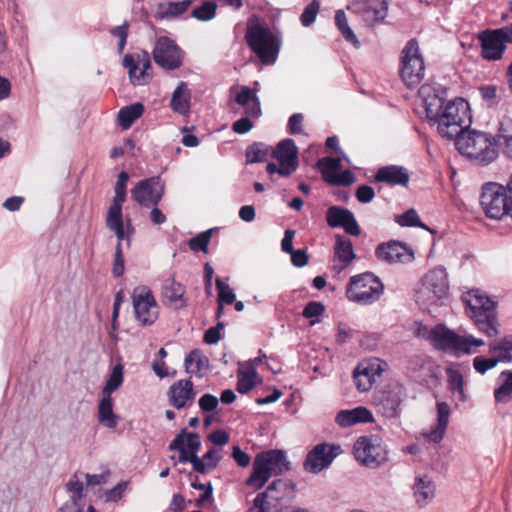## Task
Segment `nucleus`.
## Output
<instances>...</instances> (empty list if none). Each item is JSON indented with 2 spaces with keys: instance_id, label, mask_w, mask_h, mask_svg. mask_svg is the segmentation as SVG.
<instances>
[{
  "instance_id": "f03ea898",
  "label": "nucleus",
  "mask_w": 512,
  "mask_h": 512,
  "mask_svg": "<svg viewBox=\"0 0 512 512\" xmlns=\"http://www.w3.org/2000/svg\"><path fill=\"white\" fill-rule=\"evenodd\" d=\"M469 104L463 98H456L447 102L435 118L430 119L436 125L437 132L442 138L448 140L459 136L470 123Z\"/></svg>"
},
{
  "instance_id": "39448f33",
  "label": "nucleus",
  "mask_w": 512,
  "mask_h": 512,
  "mask_svg": "<svg viewBox=\"0 0 512 512\" xmlns=\"http://www.w3.org/2000/svg\"><path fill=\"white\" fill-rule=\"evenodd\" d=\"M246 41L262 64L272 65L276 62L282 45L281 34L260 23L249 24Z\"/></svg>"
},
{
  "instance_id": "3c124183",
  "label": "nucleus",
  "mask_w": 512,
  "mask_h": 512,
  "mask_svg": "<svg viewBox=\"0 0 512 512\" xmlns=\"http://www.w3.org/2000/svg\"><path fill=\"white\" fill-rule=\"evenodd\" d=\"M216 288L218 290V304H232L235 299L236 295L232 288L225 282H223L222 279L217 278L216 279Z\"/></svg>"
},
{
  "instance_id": "5701e85b",
  "label": "nucleus",
  "mask_w": 512,
  "mask_h": 512,
  "mask_svg": "<svg viewBox=\"0 0 512 512\" xmlns=\"http://www.w3.org/2000/svg\"><path fill=\"white\" fill-rule=\"evenodd\" d=\"M382 372L379 359L364 360L358 364L353 372V379L357 389L361 392L368 391L375 382L376 376Z\"/></svg>"
},
{
  "instance_id": "f257e3e1",
  "label": "nucleus",
  "mask_w": 512,
  "mask_h": 512,
  "mask_svg": "<svg viewBox=\"0 0 512 512\" xmlns=\"http://www.w3.org/2000/svg\"><path fill=\"white\" fill-rule=\"evenodd\" d=\"M201 447L200 436L197 433H188L182 429L169 444V450L179 452V462H190L193 469L201 474L217 467L221 460L220 450L210 449L202 458L197 453Z\"/></svg>"
},
{
  "instance_id": "ddd939ff",
  "label": "nucleus",
  "mask_w": 512,
  "mask_h": 512,
  "mask_svg": "<svg viewBox=\"0 0 512 512\" xmlns=\"http://www.w3.org/2000/svg\"><path fill=\"white\" fill-rule=\"evenodd\" d=\"M478 39L481 43V56L486 60H499L507 43L512 42V27L483 31Z\"/></svg>"
},
{
  "instance_id": "9b49d317",
  "label": "nucleus",
  "mask_w": 512,
  "mask_h": 512,
  "mask_svg": "<svg viewBox=\"0 0 512 512\" xmlns=\"http://www.w3.org/2000/svg\"><path fill=\"white\" fill-rule=\"evenodd\" d=\"M425 71L419 44L411 39L402 50L400 77L408 88H415L423 81Z\"/></svg>"
},
{
  "instance_id": "c85d7f7f",
  "label": "nucleus",
  "mask_w": 512,
  "mask_h": 512,
  "mask_svg": "<svg viewBox=\"0 0 512 512\" xmlns=\"http://www.w3.org/2000/svg\"><path fill=\"white\" fill-rule=\"evenodd\" d=\"M450 417V407L446 402L437 403V425L424 436L434 443H439L445 434Z\"/></svg>"
},
{
  "instance_id": "9d476101",
  "label": "nucleus",
  "mask_w": 512,
  "mask_h": 512,
  "mask_svg": "<svg viewBox=\"0 0 512 512\" xmlns=\"http://www.w3.org/2000/svg\"><path fill=\"white\" fill-rule=\"evenodd\" d=\"M427 339L438 349L455 354H470L472 346L480 347L484 341L473 336H460L454 331L438 325L428 331Z\"/></svg>"
},
{
  "instance_id": "bb28decb",
  "label": "nucleus",
  "mask_w": 512,
  "mask_h": 512,
  "mask_svg": "<svg viewBox=\"0 0 512 512\" xmlns=\"http://www.w3.org/2000/svg\"><path fill=\"white\" fill-rule=\"evenodd\" d=\"M412 489L415 502L420 508L427 506L435 497V484L426 475L417 476Z\"/></svg>"
},
{
  "instance_id": "6ab92c4d",
  "label": "nucleus",
  "mask_w": 512,
  "mask_h": 512,
  "mask_svg": "<svg viewBox=\"0 0 512 512\" xmlns=\"http://www.w3.org/2000/svg\"><path fill=\"white\" fill-rule=\"evenodd\" d=\"M196 395L197 393L190 378L174 382L167 391L169 404L177 410L192 406Z\"/></svg>"
},
{
  "instance_id": "7c9ffc66",
  "label": "nucleus",
  "mask_w": 512,
  "mask_h": 512,
  "mask_svg": "<svg viewBox=\"0 0 512 512\" xmlns=\"http://www.w3.org/2000/svg\"><path fill=\"white\" fill-rule=\"evenodd\" d=\"M235 101L244 107L248 116L258 118L261 115L260 101L256 95V90L249 87H242L236 95Z\"/></svg>"
},
{
  "instance_id": "338daca9",
  "label": "nucleus",
  "mask_w": 512,
  "mask_h": 512,
  "mask_svg": "<svg viewBox=\"0 0 512 512\" xmlns=\"http://www.w3.org/2000/svg\"><path fill=\"white\" fill-rule=\"evenodd\" d=\"M304 116L301 113H294L290 116L288 121V128L291 134L303 133Z\"/></svg>"
},
{
  "instance_id": "052dcab7",
  "label": "nucleus",
  "mask_w": 512,
  "mask_h": 512,
  "mask_svg": "<svg viewBox=\"0 0 512 512\" xmlns=\"http://www.w3.org/2000/svg\"><path fill=\"white\" fill-rule=\"evenodd\" d=\"M325 311V307L321 302L311 301L303 309V317L310 319L321 316Z\"/></svg>"
},
{
  "instance_id": "49530a36",
  "label": "nucleus",
  "mask_w": 512,
  "mask_h": 512,
  "mask_svg": "<svg viewBox=\"0 0 512 512\" xmlns=\"http://www.w3.org/2000/svg\"><path fill=\"white\" fill-rule=\"evenodd\" d=\"M391 396L386 397V416L395 417L398 415V407L401 403V396L403 394V387L395 384L389 390Z\"/></svg>"
},
{
  "instance_id": "b1692460",
  "label": "nucleus",
  "mask_w": 512,
  "mask_h": 512,
  "mask_svg": "<svg viewBox=\"0 0 512 512\" xmlns=\"http://www.w3.org/2000/svg\"><path fill=\"white\" fill-rule=\"evenodd\" d=\"M384 9V0H354L347 10L360 16L363 21L373 26L383 19L382 10Z\"/></svg>"
},
{
  "instance_id": "72a5a7b5",
  "label": "nucleus",
  "mask_w": 512,
  "mask_h": 512,
  "mask_svg": "<svg viewBox=\"0 0 512 512\" xmlns=\"http://www.w3.org/2000/svg\"><path fill=\"white\" fill-rule=\"evenodd\" d=\"M191 4L192 0L159 3L156 15L159 19L171 20L185 13Z\"/></svg>"
},
{
  "instance_id": "774afa93",
  "label": "nucleus",
  "mask_w": 512,
  "mask_h": 512,
  "mask_svg": "<svg viewBox=\"0 0 512 512\" xmlns=\"http://www.w3.org/2000/svg\"><path fill=\"white\" fill-rule=\"evenodd\" d=\"M374 190L371 186L361 185L356 191V198L361 203H369L374 198Z\"/></svg>"
},
{
  "instance_id": "1a4fd4ad",
  "label": "nucleus",
  "mask_w": 512,
  "mask_h": 512,
  "mask_svg": "<svg viewBox=\"0 0 512 512\" xmlns=\"http://www.w3.org/2000/svg\"><path fill=\"white\" fill-rule=\"evenodd\" d=\"M480 205L490 219L501 220L506 216L512 218V200L502 184L484 183L481 188Z\"/></svg>"
},
{
  "instance_id": "de8ad7c7",
  "label": "nucleus",
  "mask_w": 512,
  "mask_h": 512,
  "mask_svg": "<svg viewBox=\"0 0 512 512\" xmlns=\"http://www.w3.org/2000/svg\"><path fill=\"white\" fill-rule=\"evenodd\" d=\"M271 149L263 143H254L246 150L247 163H258L266 160Z\"/></svg>"
},
{
  "instance_id": "c9c22d12",
  "label": "nucleus",
  "mask_w": 512,
  "mask_h": 512,
  "mask_svg": "<svg viewBox=\"0 0 512 512\" xmlns=\"http://www.w3.org/2000/svg\"><path fill=\"white\" fill-rule=\"evenodd\" d=\"M184 365L187 373L201 378L202 371L209 367V360L200 350H193L185 357Z\"/></svg>"
},
{
  "instance_id": "cd10ccee",
  "label": "nucleus",
  "mask_w": 512,
  "mask_h": 512,
  "mask_svg": "<svg viewBox=\"0 0 512 512\" xmlns=\"http://www.w3.org/2000/svg\"><path fill=\"white\" fill-rule=\"evenodd\" d=\"M414 260L413 250L404 243L389 241L386 243V262L411 263Z\"/></svg>"
},
{
  "instance_id": "20e7f679",
  "label": "nucleus",
  "mask_w": 512,
  "mask_h": 512,
  "mask_svg": "<svg viewBox=\"0 0 512 512\" xmlns=\"http://www.w3.org/2000/svg\"><path fill=\"white\" fill-rule=\"evenodd\" d=\"M463 301L466 304L467 314L475 325L488 337L499 334L496 304L489 297L482 295L478 290L468 292Z\"/></svg>"
},
{
  "instance_id": "09e8293b",
  "label": "nucleus",
  "mask_w": 512,
  "mask_h": 512,
  "mask_svg": "<svg viewBox=\"0 0 512 512\" xmlns=\"http://www.w3.org/2000/svg\"><path fill=\"white\" fill-rule=\"evenodd\" d=\"M105 223L109 230L126 225L122 215V204H110L106 214Z\"/></svg>"
},
{
  "instance_id": "79ce46f5",
  "label": "nucleus",
  "mask_w": 512,
  "mask_h": 512,
  "mask_svg": "<svg viewBox=\"0 0 512 512\" xmlns=\"http://www.w3.org/2000/svg\"><path fill=\"white\" fill-rule=\"evenodd\" d=\"M342 159L344 158L340 155L338 158L323 157L318 160L317 166L321 169L322 178L325 182L342 169Z\"/></svg>"
},
{
  "instance_id": "c756f323",
  "label": "nucleus",
  "mask_w": 512,
  "mask_h": 512,
  "mask_svg": "<svg viewBox=\"0 0 512 512\" xmlns=\"http://www.w3.org/2000/svg\"><path fill=\"white\" fill-rule=\"evenodd\" d=\"M334 257L339 262V264L335 266V269H337L338 272H341L355 258L352 242L349 239L337 235L334 247Z\"/></svg>"
},
{
  "instance_id": "393cba45",
  "label": "nucleus",
  "mask_w": 512,
  "mask_h": 512,
  "mask_svg": "<svg viewBox=\"0 0 512 512\" xmlns=\"http://www.w3.org/2000/svg\"><path fill=\"white\" fill-rule=\"evenodd\" d=\"M373 421L374 418L371 411L364 406L340 410L335 417L336 424L341 428H349L356 424L370 423Z\"/></svg>"
},
{
  "instance_id": "a18cd8bd",
  "label": "nucleus",
  "mask_w": 512,
  "mask_h": 512,
  "mask_svg": "<svg viewBox=\"0 0 512 512\" xmlns=\"http://www.w3.org/2000/svg\"><path fill=\"white\" fill-rule=\"evenodd\" d=\"M395 221L403 227H421L425 230H428L430 232H433L432 229H430L428 226H426L424 223L421 222L419 215L415 209H408L406 212H404L401 215L395 216Z\"/></svg>"
},
{
  "instance_id": "4d7b16f0",
  "label": "nucleus",
  "mask_w": 512,
  "mask_h": 512,
  "mask_svg": "<svg viewBox=\"0 0 512 512\" xmlns=\"http://www.w3.org/2000/svg\"><path fill=\"white\" fill-rule=\"evenodd\" d=\"M110 231L114 232L117 237V244L121 245L122 242L126 241L127 246L131 244V235L134 233V228L131 225V221L129 219L126 220V225L122 227H118L116 229H111Z\"/></svg>"
},
{
  "instance_id": "6e6d98bb",
  "label": "nucleus",
  "mask_w": 512,
  "mask_h": 512,
  "mask_svg": "<svg viewBox=\"0 0 512 512\" xmlns=\"http://www.w3.org/2000/svg\"><path fill=\"white\" fill-rule=\"evenodd\" d=\"M498 364L495 356H491L490 358L485 357H475L473 359V367L479 374H485L488 370L495 368Z\"/></svg>"
},
{
  "instance_id": "a878e982",
  "label": "nucleus",
  "mask_w": 512,
  "mask_h": 512,
  "mask_svg": "<svg viewBox=\"0 0 512 512\" xmlns=\"http://www.w3.org/2000/svg\"><path fill=\"white\" fill-rule=\"evenodd\" d=\"M272 488L271 496L265 498L264 508L266 512H270V509L275 506V503H279L285 499H292L294 497V485L286 480L277 479L273 481L264 492L260 494H265L269 492Z\"/></svg>"
},
{
  "instance_id": "4be33fe9",
  "label": "nucleus",
  "mask_w": 512,
  "mask_h": 512,
  "mask_svg": "<svg viewBox=\"0 0 512 512\" xmlns=\"http://www.w3.org/2000/svg\"><path fill=\"white\" fill-rule=\"evenodd\" d=\"M326 221L330 227H341L352 236H358L361 233L354 214L346 208L340 206L329 207L326 212Z\"/></svg>"
},
{
  "instance_id": "aec40b11",
  "label": "nucleus",
  "mask_w": 512,
  "mask_h": 512,
  "mask_svg": "<svg viewBox=\"0 0 512 512\" xmlns=\"http://www.w3.org/2000/svg\"><path fill=\"white\" fill-rule=\"evenodd\" d=\"M379 439L374 437H359L353 447L355 458L363 465L376 467L380 465L378 457L381 454Z\"/></svg>"
},
{
  "instance_id": "2eb2a0df",
  "label": "nucleus",
  "mask_w": 512,
  "mask_h": 512,
  "mask_svg": "<svg viewBox=\"0 0 512 512\" xmlns=\"http://www.w3.org/2000/svg\"><path fill=\"white\" fill-rule=\"evenodd\" d=\"M153 59L161 68L175 70L182 65L183 53L175 41L162 36L155 42Z\"/></svg>"
},
{
  "instance_id": "f3484780",
  "label": "nucleus",
  "mask_w": 512,
  "mask_h": 512,
  "mask_svg": "<svg viewBox=\"0 0 512 512\" xmlns=\"http://www.w3.org/2000/svg\"><path fill=\"white\" fill-rule=\"evenodd\" d=\"M163 193L164 186L158 177L141 180L131 189L132 199L144 207L157 205L162 199Z\"/></svg>"
},
{
  "instance_id": "69168bd1",
  "label": "nucleus",
  "mask_w": 512,
  "mask_h": 512,
  "mask_svg": "<svg viewBox=\"0 0 512 512\" xmlns=\"http://www.w3.org/2000/svg\"><path fill=\"white\" fill-rule=\"evenodd\" d=\"M67 490L72 494V500L75 504L83 497L84 485L79 480L71 479L67 485Z\"/></svg>"
},
{
  "instance_id": "c03bdc74",
  "label": "nucleus",
  "mask_w": 512,
  "mask_h": 512,
  "mask_svg": "<svg viewBox=\"0 0 512 512\" xmlns=\"http://www.w3.org/2000/svg\"><path fill=\"white\" fill-rule=\"evenodd\" d=\"M123 383V366L121 364H116L112 372L106 381L105 386L103 387L101 391V395H108L111 396V394L116 391Z\"/></svg>"
},
{
  "instance_id": "f8f14e48",
  "label": "nucleus",
  "mask_w": 512,
  "mask_h": 512,
  "mask_svg": "<svg viewBox=\"0 0 512 512\" xmlns=\"http://www.w3.org/2000/svg\"><path fill=\"white\" fill-rule=\"evenodd\" d=\"M132 304L136 320L142 326H151L159 316V307L151 289L141 285L134 288Z\"/></svg>"
},
{
  "instance_id": "58836bf2",
  "label": "nucleus",
  "mask_w": 512,
  "mask_h": 512,
  "mask_svg": "<svg viewBox=\"0 0 512 512\" xmlns=\"http://www.w3.org/2000/svg\"><path fill=\"white\" fill-rule=\"evenodd\" d=\"M500 377L503 382L495 388L493 396L496 403H507L512 400V371L504 370Z\"/></svg>"
},
{
  "instance_id": "a19ab883",
  "label": "nucleus",
  "mask_w": 512,
  "mask_h": 512,
  "mask_svg": "<svg viewBox=\"0 0 512 512\" xmlns=\"http://www.w3.org/2000/svg\"><path fill=\"white\" fill-rule=\"evenodd\" d=\"M185 289L181 283L176 282L173 278L165 280L162 290L163 298L170 304H176L182 301Z\"/></svg>"
},
{
  "instance_id": "e433bc0d",
  "label": "nucleus",
  "mask_w": 512,
  "mask_h": 512,
  "mask_svg": "<svg viewBox=\"0 0 512 512\" xmlns=\"http://www.w3.org/2000/svg\"><path fill=\"white\" fill-rule=\"evenodd\" d=\"M410 181L409 171L398 165H386V184L407 187Z\"/></svg>"
},
{
  "instance_id": "13d9d810",
  "label": "nucleus",
  "mask_w": 512,
  "mask_h": 512,
  "mask_svg": "<svg viewBox=\"0 0 512 512\" xmlns=\"http://www.w3.org/2000/svg\"><path fill=\"white\" fill-rule=\"evenodd\" d=\"M319 7V2L316 0H313L305 7L300 17L303 26L308 27L315 21L316 15L319 11Z\"/></svg>"
},
{
  "instance_id": "8fccbe9b",
  "label": "nucleus",
  "mask_w": 512,
  "mask_h": 512,
  "mask_svg": "<svg viewBox=\"0 0 512 512\" xmlns=\"http://www.w3.org/2000/svg\"><path fill=\"white\" fill-rule=\"evenodd\" d=\"M217 5L212 1H205L200 6L194 8L191 16L199 21H209L216 15Z\"/></svg>"
},
{
  "instance_id": "473e14b6",
  "label": "nucleus",
  "mask_w": 512,
  "mask_h": 512,
  "mask_svg": "<svg viewBox=\"0 0 512 512\" xmlns=\"http://www.w3.org/2000/svg\"><path fill=\"white\" fill-rule=\"evenodd\" d=\"M489 353L497 359L498 363H512V337L505 336L493 340L488 345Z\"/></svg>"
},
{
  "instance_id": "4468645a",
  "label": "nucleus",
  "mask_w": 512,
  "mask_h": 512,
  "mask_svg": "<svg viewBox=\"0 0 512 512\" xmlns=\"http://www.w3.org/2000/svg\"><path fill=\"white\" fill-rule=\"evenodd\" d=\"M342 452L343 450L339 444L319 443L308 452L304 461V469L310 473L318 474L327 469Z\"/></svg>"
},
{
  "instance_id": "dca6fc26",
  "label": "nucleus",
  "mask_w": 512,
  "mask_h": 512,
  "mask_svg": "<svg viewBox=\"0 0 512 512\" xmlns=\"http://www.w3.org/2000/svg\"><path fill=\"white\" fill-rule=\"evenodd\" d=\"M123 66L128 70L130 82L134 86L146 85L152 79L150 72L152 65L148 52L142 51L136 56L126 54L122 60Z\"/></svg>"
},
{
  "instance_id": "ea45409f",
  "label": "nucleus",
  "mask_w": 512,
  "mask_h": 512,
  "mask_svg": "<svg viewBox=\"0 0 512 512\" xmlns=\"http://www.w3.org/2000/svg\"><path fill=\"white\" fill-rule=\"evenodd\" d=\"M144 106L141 103H134L120 109L118 113L119 124L123 129H128L132 123L143 114Z\"/></svg>"
},
{
  "instance_id": "bf43d9fd",
  "label": "nucleus",
  "mask_w": 512,
  "mask_h": 512,
  "mask_svg": "<svg viewBox=\"0 0 512 512\" xmlns=\"http://www.w3.org/2000/svg\"><path fill=\"white\" fill-rule=\"evenodd\" d=\"M506 139H512V119L504 117L500 122L496 143L506 141Z\"/></svg>"
},
{
  "instance_id": "864d4df0",
  "label": "nucleus",
  "mask_w": 512,
  "mask_h": 512,
  "mask_svg": "<svg viewBox=\"0 0 512 512\" xmlns=\"http://www.w3.org/2000/svg\"><path fill=\"white\" fill-rule=\"evenodd\" d=\"M129 179V175L127 172H120L118 175V179L115 185V196L113 198L112 203L114 204H123L126 200V183Z\"/></svg>"
},
{
  "instance_id": "423d86ee",
  "label": "nucleus",
  "mask_w": 512,
  "mask_h": 512,
  "mask_svg": "<svg viewBox=\"0 0 512 512\" xmlns=\"http://www.w3.org/2000/svg\"><path fill=\"white\" fill-rule=\"evenodd\" d=\"M449 296L448 274L443 267L429 270L416 292V302L424 310L443 305Z\"/></svg>"
},
{
  "instance_id": "7ed1b4c3",
  "label": "nucleus",
  "mask_w": 512,
  "mask_h": 512,
  "mask_svg": "<svg viewBox=\"0 0 512 512\" xmlns=\"http://www.w3.org/2000/svg\"><path fill=\"white\" fill-rule=\"evenodd\" d=\"M456 149L464 156L488 165L498 157L496 139L480 131H463L455 139Z\"/></svg>"
},
{
  "instance_id": "603ef678",
  "label": "nucleus",
  "mask_w": 512,
  "mask_h": 512,
  "mask_svg": "<svg viewBox=\"0 0 512 512\" xmlns=\"http://www.w3.org/2000/svg\"><path fill=\"white\" fill-rule=\"evenodd\" d=\"M212 230H206L197 236L191 238L189 240V248L192 251L198 252V251H204L207 252V247L211 239Z\"/></svg>"
},
{
  "instance_id": "0e129e2a",
  "label": "nucleus",
  "mask_w": 512,
  "mask_h": 512,
  "mask_svg": "<svg viewBox=\"0 0 512 512\" xmlns=\"http://www.w3.org/2000/svg\"><path fill=\"white\" fill-rule=\"evenodd\" d=\"M224 329V323L218 322L216 326L210 327L204 334V341L207 344H216L221 339V330Z\"/></svg>"
},
{
  "instance_id": "37998d69",
  "label": "nucleus",
  "mask_w": 512,
  "mask_h": 512,
  "mask_svg": "<svg viewBox=\"0 0 512 512\" xmlns=\"http://www.w3.org/2000/svg\"><path fill=\"white\" fill-rule=\"evenodd\" d=\"M335 24L341 35L345 38L346 41L352 43L355 47H359L360 43L348 25V20L346 14L343 10H337L335 13Z\"/></svg>"
},
{
  "instance_id": "2f4dec72",
  "label": "nucleus",
  "mask_w": 512,
  "mask_h": 512,
  "mask_svg": "<svg viewBox=\"0 0 512 512\" xmlns=\"http://www.w3.org/2000/svg\"><path fill=\"white\" fill-rule=\"evenodd\" d=\"M101 396L97 411L98 421L104 427L113 429L118 424V416L113 411V399L108 395Z\"/></svg>"
},
{
  "instance_id": "412c9836",
  "label": "nucleus",
  "mask_w": 512,
  "mask_h": 512,
  "mask_svg": "<svg viewBox=\"0 0 512 512\" xmlns=\"http://www.w3.org/2000/svg\"><path fill=\"white\" fill-rule=\"evenodd\" d=\"M418 95L425 108L426 118L430 122V119L435 118L444 107L446 91L440 86L424 84L420 87Z\"/></svg>"
},
{
  "instance_id": "f704fd0d",
  "label": "nucleus",
  "mask_w": 512,
  "mask_h": 512,
  "mask_svg": "<svg viewBox=\"0 0 512 512\" xmlns=\"http://www.w3.org/2000/svg\"><path fill=\"white\" fill-rule=\"evenodd\" d=\"M170 106L172 110L181 115L190 111V92L185 82H180L172 94Z\"/></svg>"
},
{
  "instance_id": "0eeeda50",
  "label": "nucleus",
  "mask_w": 512,
  "mask_h": 512,
  "mask_svg": "<svg viewBox=\"0 0 512 512\" xmlns=\"http://www.w3.org/2000/svg\"><path fill=\"white\" fill-rule=\"evenodd\" d=\"M290 469V462L281 450H268L259 453L253 462L252 473L246 485L255 490L261 489L272 476H278Z\"/></svg>"
},
{
  "instance_id": "6e6552de",
  "label": "nucleus",
  "mask_w": 512,
  "mask_h": 512,
  "mask_svg": "<svg viewBox=\"0 0 512 512\" xmlns=\"http://www.w3.org/2000/svg\"><path fill=\"white\" fill-rule=\"evenodd\" d=\"M384 285L371 272H364L350 277L345 296L348 301L359 305H370L380 299Z\"/></svg>"
},
{
  "instance_id": "680f3d73",
  "label": "nucleus",
  "mask_w": 512,
  "mask_h": 512,
  "mask_svg": "<svg viewBox=\"0 0 512 512\" xmlns=\"http://www.w3.org/2000/svg\"><path fill=\"white\" fill-rule=\"evenodd\" d=\"M125 270L124 266V257L122 253L121 245H116L115 247V255H114V263L112 267V274L114 277H120L123 275Z\"/></svg>"
},
{
  "instance_id": "5fc2aeb1",
  "label": "nucleus",
  "mask_w": 512,
  "mask_h": 512,
  "mask_svg": "<svg viewBox=\"0 0 512 512\" xmlns=\"http://www.w3.org/2000/svg\"><path fill=\"white\" fill-rule=\"evenodd\" d=\"M356 178L350 170L339 171L333 177H329L326 183L333 186H349L355 182Z\"/></svg>"
},
{
  "instance_id": "a211bd4d",
  "label": "nucleus",
  "mask_w": 512,
  "mask_h": 512,
  "mask_svg": "<svg viewBox=\"0 0 512 512\" xmlns=\"http://www.w3.org/2000/svg\"><path fill=\"white\" fill-rule=\"evenodd\" d=\"M272 156L281 165V176L288 177L298 168V148L293 139L280 141L272 150Z\"/></svg>"
},
{
  "instance_id": "e2e57ef3",
  "label": "nucleus",
  "mask_w": 512,
  "mask_h": 512,
  "mask_svg": "<svg viewBox=\"0 0 512 512\" xmlns=\"http://www.w3.org/2000/svg\"><path fill=\"white\" fill-rule=\"evenodd\" d=\"M198 403L201 411L203 413H208L217 408L219 400L216 396L206 393L199 399Z\"/></svg>"
},
{
  "instance_id": "4c0bfd02",
  "label": "nucleus",
  "mask_w": 512,
  "mask_h": 512,
  "mask_svg": "<svg viewBox=\"0 0 512 512\" xmlns=\"http://www.w3.org/2000/svg\"><path fill=\"white\" fill-rule=\"evenodd\" d=\"M258 381L260 382L261 380L258 379V373L256 370L250 371L241 366L237 373L236 390L240 394H246L256 386Z\"/></svg>"
}]
</instances>
